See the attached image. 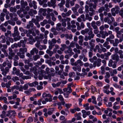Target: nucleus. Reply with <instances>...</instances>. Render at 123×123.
<instances>
[{"label":"nucleus","instance_id":"obj_23","mask_svg":"<svg viewBox=\"0 0 123 123\" xmlns=\"http://www.w3.org/2000/svg\"><path fill=\"white\" fill-rule=\"evenodd\" d=\"M77 66L79 65V66L80 67L84 65L83 62L80 59L76 61Z\"/></svg>","mask_w":123,"mask_h":123},{"label":"nucleus","instance_id":"obj_36","mask_svg":"<svg viewBox=\"0 0 123 123\" xmlns=\"http://www.w3.org/2000/svg\"><path fill=\"white\" fill-rule=\"evenodd\" d=\"M9 10L11 12H16L17 9H16V8H15V7H11L10 8Z\"/></svg>","mask_w":123,"mask_h":123},{"label":"nucleus","instance_id":"obj_45","mask_svg":"<svg viewBox=\"0 0 123 123\" xmlns=\"http://www.w3.org/2000/svg\"><path fill=\"white\" fill-rule=\"evenodd\" d=\"M22 54L20 52H17V55L20 57L21 58L23 59L25 57V55L23 54L21 55Z\"/></svg>","mask_w":123,"mask_h":123},{"label":"nucleus","instance_id":"obj_14","mask_svg":"<svg viewBox=\"0 0 123 123\" xmlns=\"http://www.w3.org/2000/svg\"><path fill=\"white\" fill-rule=\"evenodd\" d=\"M111 57L112 60H115L117 62H118L119 60V57L117 54L112 55L111 56Z\"/></svg>","mask_w":123,"mask_h":123},{"label":"nucleus","instance_id":"obj_40","mask_svg":"<svg viewBox=\"0 0 123 123\" xmlns=\"http://www.w3.org/2000/svg\"><path fill=\"white\" fill-rule=\"evenodd\" d=\"M105 10V8L104 6H102L98 10V12L99 13H102L103 11Z\"/></svg>","mask_w":123,"mask_h":123},{"label":"nucleus","instance_id":"obj_50","mask_svg":"<svg viewBox=\"0 0 123 123\" xmlns=\"http://www.w3.org/2000/svg\"><path fill=\"white\" fill-rule=\"evenodd\" d=\"M70 2L69 0H67L66 1L65 6L67 8H69L70 7L69 5Z\"/></svg>","mask_w":123,"mask_h":123},{"label":"nucleus","instance_id":"obj_33","mask_svg":"<svg viewBox=\"0 0 123 123\" xmlns=\"http://www.w3.org/2000/svg\"><path fill=\"white\" fill-rule=\"evenodd\" d=\"M71 27L72 28H75L76 27V25H75L76 24L75 21L74 20H72L71 21Z\"/></svg>","mask_w":123,"mask_h":123},{"label":"nucleus","instance_id":"obj_7","mask_svg":"<svg viewBox=\"0 0 123 123\" xmlns=\"http://www.w3.org/2000/svg\"><path fill=\"white\" fill-rule=\"evenodd\" d=\"M76 25L77 26V28L78 30L79 31L81 30L82 29H84L85 27V25L83 22H81L80 24L78 22H76Z\"/></svg>","mask_w":123,"mask_h":123},{"label":"nucleus","instance_id":"obj_29","mask_svg":"<svg viewBox=\"0 0 123 123\" xmlns=\"http://www.w3.org/2000/svg\"><path fill=\"white\" fill-rule=\"evenodd\" d=\"M67 48L68 49L66 51H65V53L66 54L67 53H71L72 55H73L74 53L72 52V49L68 47Z\"/></svg>","mask_w":123,"mask_h":123},{"label":"nucleus","instance_id":"obj_60","mask_svg":"<svg viewBox=\"0 0 123 123\" xmlns=\"http://www.w3.org/2000/svg\"><path fill=\"white\" fill-rule=\"evenodd\" d=\"M37 69L35 67H34L33 68H30V71L31 72H34V71H36Z\"/></svg>","mask_w":123,"mask_h":123},{"label":"nucleus","instance_id":"obj_43","mask_svg":"<svg viewBox=\"0 0 123 123\" xmlns=\"http://www.w3.org/2000/svg\"><path fill=\"white\" fill-rule=\"evenodd\" d=\"M1 38L2 39L1 40V43H5L6 41L5 36L3 35H2L1 36Z\"/></svg>","mask_w":123,"mask_h":123},{"label":"nucleus","instance_id":"obj_12","mask_svg":"<svg viewBox=\"0 0 123 123\" xmlns=\"http://www.w3.org/2000/svg\"><path fill=\"white\" fill-rule=\"evenodd\" d=\"M37 12L36 10H34L32 9H31L28 12V14L30 16H33L34 15L36 14L37 13Z\"/></svg>","mask_w":123,"mask_h":123},{"label":"nucleus","instance_id":"obj_6","mask_svg":"<svg viewBox=\"0 0 123 123\" xmlns=\"http://www.w3.org/2000/svg\"><path fill=\"white\" fill-rule=\"evenodd\" d=\"M6 116L9 117L10 118L12 119V117H14L15 116L16 113L14 110H10L7 112Z\"/></svg>","mask_w":123,"mask_h":123},{"label":"nucleus","instance_id":"obj_24","mask_svg":"<svg viewBox=\"0 0 123 123\" xmlns=\"http://www.w3.org/2000/svg\"><path fill=\"white\" fill-rule=\"evenodd\" d=\"M43 17L42 15L37 16H36V19L38 22L43 20Z\"/></svg>","mask_w":123,"mask_h":123},{"label":"nucleus","instance_id":"obj_26","mask_svg":"<svg viewBox=\"0 0 123 123\" xmlns=\"http://www.w3.org/2000/svg\"><path fill=\"white\" fill-rule=\"evenodd\" d=\"M43 38L44 37L43 35L41 33L40 34L39 37H35V39L37 40H38L40 39H41V40H42Z\"/></svg>","mask_w":123,"mask_h":123},{"label":"nucleus","instance_id":"obj_31","mask_svg":"<svg viewBox=\"0 0 123 123\" xmlns=\"http://www.w3.org/2000/svg\"><path fill=\"white\" fill-rule=\"evenodd\" d=\"M86 19L88 20L89 21H91L92 19V18L91 16L89 14H86Z\"/></svg>","mask_w":123,"mask_h":123},{"label":"nucleus","instance_id":"obj_2","mask_svg":"<svg viewBox=\"0 0 123 123\" xmlns=\"http://www.w3.org/2000/svg\"><path fill=\"white\" fill-rule=\"evenodd\" d=\"M6 59V60L3 63L2 65L4 67H5L7 65V67H6L5 68L2 67L1 68V71H2V74L5 76L9 72V69L12 67L11 62H10L7 58Z\"/></svg>","mask_w":123,"mask_h":123},{"label":"nucleus","instance_id":"obj_8","mask_svg":"<svg viewBox=\"0 0 123 123\" xmlns=\"http://www.w3.org/2000/svg\"><path fill=\"white\" fill-rule=\"evenodd\" d=\"M56 29L58 31H61L62 32L65 31L66 30L65 28L61 26V24L60 23H59L56 25Z\"/></svg>","mask_w":123,"mask_h":123},{"label":"nucleus","instance_id":"obj_20","mask_svg":"<svg viewBox=\"0 0 123 123\" xmlns=\"http://www.w3.org/2000/svg\"><path fill=\"white\" fill-rule=\"evenodd\" d=\"M80 7L79 5L78 4H76L75 6L74 7H73L72 8L71 10L73 11V12L77 11L78 8H79Z\"/></svg>","mask_w":123,"mask_h":123},{"label":"nucleus","instance_id":"obj_27","mask_svg":"<svg viewBox=\"0 0 123 123\" xmlns=\"http://www.w3.org/2000/svg\"><path fill=\"white\" fill-rule=\"evenodd\" d=\"M89 31V29L87 28L85 29L84 30H82L81 32V33L83 34L84 35L86 33H87Z\"/></svg>","mask_w":123,"mask_h":123},{"label":"nucleus","instance_id":"obj_1","mask_svg":"<svg viewBox=\"0 0 123 123\" xmlns=\"http://www.w3.org/2000/svg\"><path fill=\"white\" fill-rule=\"evenodd\" d=\"M92 0V1L94 2L93 4L91 2L92 1L91 0H90V1H86V4L88 5L89 7L90 12L89 13L91 16H92L95 14V10L96 9L97 6V3H98V0Z\"/></svg>","mask_w":123,"mask_h":123},{"label":"nucleus","instance_id":"obj_56","mask_svg":"<svg viewBox=\"0 0 123 123\" xmlns=\"http://www.w3.org/2000/svg\"><path fill=\"white\" fill-rule=\"evenodd\" d=\"M119 13V15L121 16L122 17H123V8L121 9Z\"/></svg>","mask_w":123,"mask_h":123},{"label":"nucleus","instance_id":"obj_47","mask_svg":"<svg viewBox=\"0 0 123 123\" xmlns=\"http://www.w3.org/2000/svg\"><path fill=\"white\" fill-rule=\"evenodd\" d=\"M76 48L78 49H80L82 50L83 48L81 46H79L78 44L77 43L75 44Z\"/></svg>","mask_w":123,"mask_h":123},{"label":"nucleus","instance_id":"obj_46","mask_svg":"<svg viewBox=\"0 0 123 123\" xmlns=\"http://www.w3.org/2000/svg\"><path fill=\"white\" fill-rule=\"evenodd\" d=\"M73 51L77 54H80V51L79 49H78L76 48H74Z\"/></svg>","mask_w":123,"mask_h":123},{"label":"nucleus","instance_id":"obj_57","mask_svg":"<svg viewBox=\"0 0 123 123\" xmlns=\"http://www.w3.org/2000/svg\"><path fill=\"white\" fill-rule=\"evenodd\" d=\"M106 75L105 76V79H108L110 77V74L109 72H106Z\"/></svg>","mask_w":123,"mask_h":123},{"label":"nucleus","instance_id":"obj_58","mask_svg":"<svg viewBox=\"0 0 123 123\" xmlns=\"http://www.w3.org/2000/svg\"><path fill=\"white\" fill-rule=\"evenodd\" d=\"M72 92V90L71 86H68V87L67 92H66L69 94Z\"/></svg>","mask_w":123,"mask_h":123},{"label":"nucleus","instance_id":"obj_54","mask_svg":"<svg viewBox=\"0 0 123 123\" xmlns=\"http://www.w3.org/2000/svg\"><path fill=\"white\" fill-rule=\"evenodd\" d=\"M100 49V47L98 45H96L95 47V48H94L93 49V51L94 52H96L97 51V50H98Z\"/></svg>","mask_w":123,"mask_h":123},{"label":"nucleus","instance_id":"obj_35","mask_svg":"<svg viewBox=\"0 0 123 123\" xmlns=\"http://www.w3.org/2000/svg\"><path fill=\"white\" fill-rule=\"evenodd\" d=\"M48 21L46 19H45L44 20L43 22H41L40 24L42 26H44L45 25L48 23Z\"/></svg>","mask_w":123,"mask_h":123},{"label":"nucleus","instance_id":"obj_32","mask_svg":"<svg viewBox=\"0 0 123 123\" xmlns=\"http://www.w3.org/2000/svg\"><path fill=\"white\" fill-rule=\"evenodd\" d=\"M54 110V108H51L48 109V114L49 115H51L53 113V112Z\"/></svg>","mask_w":123,"mask_h":123},{"label":"nucleus","instance_id":"obj_4","mask_svg":"<svg viewBox=\"0 0 123 123\" xmlns=\"http://www.w3.org/2000/svg\"><path fill=\"white\" fill-rule=\"evenodd\" d=\"M88 34L89 35L88 36H85L84 40L86 41H87L88 40H90L91 38H93L94 36V35L93 33V32L92 30L88 32Z\"/></svg>","mask_w":123,"mask_h":123},{"label":"nucleus","instance_id":"obj_9","mask_svg":"<svg viewBox=\"0 0 123 123\" xmlns=\"http://www.w3.org/2000/svg\"><path fill=\"white\" fill-rule=\"evenodd\" d=\"M12 48H9L8 49L9 51L10 52L9 53L8 59L10 60H12L13 59V58L15 55V53L12 52L13 50Z\"/></svg>","mask_w":123,"mask_h":123},{"label":"nucleus","instance_id":"obj_17","mask_svg":"<svg viewBox=\"0 0 123 123\" xmlns=\"http://www.w3.org/2000/svg\"><path fill=\"white\" fill-rule=\"evenodd\" d=\"M28 84L30 86L33 87L35 86L36 85H38V83L37 81H35L34 82L31 83H28Z\"/></svg>","mask_w":123,"mask_h":123},{"label":"nucleus","instance_id":"obj_3","mask_svg":"<svg viewBox=\"0 0 123 123\" xmlns=\"http://www.w3.org/2000/svg\"><path fill=\"white\" fill-rule=\"evenodd\" d=\"M20 33L18 31H14V33L12 34V37H14L13 39L15 41H16L21 39V36L19 35Z\"/></svg>","mask_w":123,"mask_h":123},{"label":"nucleus","instance_id":"obj_34","mask_svg":"<svg viewBox=\"0 0 123 123\" xmlns=\"http://www.w3.org/2000/svg\"><path fill=\"white\" fill-rule=\"evenodd\" d=\"M119 43V40L117 38L115 39L114 44H113V46H118V44Z\"/></svg>","mask_w":123,"mask_h":123},{"label":"nucleus","instance_id":"obj_16","mask_svg":"<svg viewBox=\"0 0 123 123\" xmlns=\"http://www.w3.org/2000/svg\"><path fill=\"white\" fill-rule=\"evenodd\" d=\"M27 51V49L26 48H20L18 52H20L22 54H25V52H26Z\"/></svg>","mask_w":123,"mask_h":123},{"label":"nucleus","instance_id":"obj_53","mask_svg":"<svg viewBox=\"0 0 123 123\" xmlns=\"http://www.w3.org/2000/svg\"><path fill=\"white\" fill-rule=\"evenodd\" d=\"M40 58V56L38 55H36L33 56V59L35 61H36L37 59Z\"/></svg>","mask_w":123,"mask_h":123},{"label":"nucleus","instance_id":"obj_39","mask_svg":"<svg viewBox=\"0 0 123 123\" xmlns=\"http://www.w3.org/2000/svg\"><path fill=\"white\" fill-rule=\"evenodd\" d=\"M46 53L48 54L50 56H51L53 54V52L49 50H47L46 51Z\"/></svg>","mask_w":123,"mask_h":123},{"label":"nucleus","instance_id":"obj_19","mask_svg":"<svg viewBox=\"0 0 123 123\" xmlns=\"http://www.w3.org/2000/svg\"><path fill=\"white\" fill-rule=\"evenodd\" d=\"M80 110V108L78 107L75 108L74 109H71L70 111L72 113H74L76 111H79Z\"/></svg>","mask_w":123,"mask_h":123},{"label":"nucleus","instance_id":"obj_49","mask_svg":"<svg viewBox=\"0 0 123 123\" xmlns=\"http://www.w3.org/2000/svg\"><path fill=\"white\" fill-rule=\"evenodd\" d=\"M33 121V119L32 117H30L28 118V120L27 121V123L32 122Z\"/></svg>","mask_w":123,"mask_h":123},{"label":"nucleus","instance_id":"obj_22","mask_svg":"<svg viewBox=\"0 0 123 123\" xmlns=\"http://www.w3.org/2000/svg\"><path fill=\"white\" fill-rule=\"evenodd\" d=\"M81 113H76L74 114L75 117H76V119L77 120H80L81 119V117H80Z\"/></svg>","mask_w":123,"mask_h":123},{"label":"nucleus","instance_id":"obj_48","mask_svg":"<svg viewBox=\"0 0 123 123\" xmlns=\"http://www.w3.org/2000/svg\"><path fill=\"white\" fill-rule=\"evenodd\" d=\"M12 79L14 82H15L16 81L19 80L17 76L13 77Z\"/></svg>","mask_w":123,"mask_h":123},{"label":"nucleus","instance_id":"obj_62","mask_svg":"<svg viewBox=\"0 0 123 123\" xmlns=\"http://www.w3.org/2000/svg\"><path fill=\"white\" fill-rule=\"evenodd\" d=\"M114 63V62L111 59H110L109 61L108 65L110 67H111L112 65Z\"/></svg>","mask_w":123,"mask_h":123},{"label":"nucleus","instance_id":"obj_44","mask_svg":"<svg viewBox=\"0 0 123 123\" xmlns=\"http://www.w3.org/2000/svg\"><path fill=\"white\" fill-rule=\"evenodd\" d=\"M89 6H88L87 5H86L85 6V12L86 13H89L90 12H89V11H90L89 10Z\"/></svg>","mask_w":123,"mask_h":123},{"label":"nucleus","instance_id":"obj_38","mask_svg":"<svg viewBox=\"0 0 123 123\" xmlns=\"http://www.w3.org/2000/svg\"><path fill=\"white\" fill-rule=\"evenodd\" d=\"M101 60L100 59L98 58L97 59V61L96 62L98 67H99L101 65Z\"/></svg>","mask_w":123,"mask_h":123},{"label":"nucleus","instance_id":"obj_13","mask_svg":"<svg viewBox=\"0 0 123 123\" xmlns=\"http://www.w3.org/2000/svg\"><path fill=\"white\" fill-rule=\"evenodd\" d=\"M26 43V42L23 40H21L18 43V47H20L22 46V47L24 48L25 47Z\"/></svg>","mask_w":123,"mask_h":123},{"label":"nucleus","instance_id":"obj_15","mask_svg":"<svg viewBox=\"0 0 123 123\" xmlns=\"http://www.w3.org/2000/svg\"><path fill=\"white\" fill-rule=\"evenodd\" d=\"M103 20L104 22H107V23L110 25L111 24V21L109 18L108 17H105V18H103Z\"/></svg>","mask_w":123,"mask_h":123},{"label":"nucleus","instance_id":"obj_41","mask_svg":"<svg viewBox=\"0 0 123 123\" xmlns=\"http://www.w3.org/2000/svg\"><path fill=\"white\" fill-rule=\"evenodd\" d=\"M0 30L4 32H5L6 31V29L3 26L1 25H0Z\"/></svg>","mask_w":123,"mask_h":123},{"label":"nucleus","instance_id":"obj_52","mask_svg":"<svg viewBox=\"0 0 123 123\" xmlns=\"http://www.w3.org/2000/svg\"><path fill=\"white\" fill-rule=\"evenodd\" d=\"M47 10L46 8H41L39 9V12L40 13H42L46 12Z\"/></svg>","mask_w":123,"mask_h":123},{"label":"nucleus","instance_id":"obj_37","mask_svg":"<svg viewBox=\"0 0 123 123\" xmlns=\"http://www.w3.org/2000/svg\"><path fill=\"white\" fill-rule=\"evenodd\" d=\"M44 78L45 79H48L49 81H50L51 80V76L50 74H48L47 76H45Z\"/></svg>","mask_w":123,"mask_h":123},{"label":"nucleus","instance_id":"obj_55","mask_svg":"<svg viewBox=\"0 0 123 123\" xmlns=\"http://www.w3.org/2000/svg\"><path fill=\"white\" fill-rule=\"evenodd\" d=\"M18 46V43L17 44L16 43H15L14 44L12 45L11 47L12 49H14V48H17Z\"/></svg>","mask_w":123,"mask_h":123},{"label":"nucleus","instance_id":"obj_42","mask_svg":"<svg viewBox=\"0 0 123 123\" xmlns=\"http://www.w3.org/2000/svg\"><path fill=\"white\" fill-rule=\"evenodd\" d=\"M19 89V86L17 85H14L11 88V90L12 92H13L14 89L17 90H18Z\"/></svg>","mask_w":123,"mask_h":123},{"label":"nucleus","instance_id":"obj_18","mask_svg":"<svg viewBox=\"0 0 123 123\" xmlns=\"http://www.w3.org/2000/svg\"><path fill=\"white\" fill-rule=\"evenodd\" d=\"M36 54H37L38 52V50L36 48H33L32 50L30 51V53L32 55H34V53Z\"/></svg>","mask_w":123,"mask_h":123},{"label":"nucleus","instance_id":"obj_28","mask_svg":"<svg viewBox=\"0 0 123 123\" xmlns=\"http://www.w3.org/2000/svg\"><path fill=\"white\" fill-rule=\"evenodd\" d=\"M29 43L31 44H32L34 42V39L33 38V37L32 35H30L29 37Z\"/></svg>","mask_w":123,"mask_h":123},{"label":"nucleus","instance_id":"obj_51","mask_svg":"<svg viewBox=\"0 0 123 123\" xmlns=\"http://www.w3.org/2000/svg\"><path fill=\"white\" fill-rule=\"evenodd\" d=\"M11 80H9L8 82L6 84V87L8 88L10 87V86L11 85Z\"/></svg>","mask_w":123,"mask_h":123},{"label":"nucleus","instance_id":"obj_63","mask_svg":"<svg viewBox=\"0 0 123 123\" xmlns=\"http://www.w3.org/2000/svg\"><path fill=\"white\" fill-rule=\"evenodd\" d=\"M19 69H17L15 72H12V74H16L18 76L19 73Z\"/></svg>","mask_w":123,"mask_h":123},{"label":"nucleus","instance_id":"obj_10","mask_svg":"<svg viewBox=\"0 0 123 123\" xmlns=\"http://www.w3.org/2000/svg\"><path fill=\"white\" fill-rule=\"evenodd\" d=\"M56 0H51L50 1L48 2V6L50 7L52 6L54 8L56 5Z\"/></svg>","mask_w":123,"mask_h":123},{"label":"nucleus","instance_id":"obj_25","mask_svg":"<svg viewBox=\"0 0 123 123\" xmlns=\"http://www.w3.org/2000/svg\"><path fill=\"white\" fill-rule=\"evenodd\" d=\"M5 15V13H1L0 15V20L1 21L3 22L4 20V17Z\"/></svg>","mask_w":123,"mask_h":123},{"label":"nucleus","instance_id":"obj_11","mask_svg":"<svg viewBox=\"0 0 123 123\" xmlns=\"http://www.w3.org/2000/svg\"><path fill=\"white\" fill-rule=\"evenodd\" d=\"M120 8L118 6H115V7L112 8L111 9V12H114L116 13V14H117L119 12Z\"/></svg>","mask_w":123,"mask_h":123},{"label":"nucleus","instance_id":"obj_30","mask_svg":"<svg viewBox=\"0 0 123 123\" xmlns=\"http://www.w3.org/2000/svg\"><path fill=\"white\" fill-rule=\"evenodd\" d=\"M33 26V24L31 21L29 22V24H28L26 26V28L28 29H30L31 27L32 28Z\"/></svg>","mask_w":123,"mask_h":123},{"label":"nucleus","instance_id":"obj_64","mask_svg":"<svg viewBox=\"0 0 123 123\" xmlns=\"http://www.w3.org/2000/svg\"><path fill=\"white\" fill-rule=\"evenodd\" d=\"M75 75V73L74 72L70 73L69 74V76L70 77H71L74 76Z\"/></svg>","mask_w":123,"mask_h":123},{"label":"nucleus","instance_id":"obj_5","mask_svg":"<svg viewBox=\"0 0 123 123\" xmlns=\"http://www.w3.org/2000/svg\"><path fill=\"white\" fill-rule=\"evenodd\" d=\"M27 1L30 7L31 8L33 7V8L35 9L37 8V6L36 5L37 3L35 0L33 1L32 2L31 0H27Z\"/></svg>","mask_w":123,"mask_h":123},{"label":"nucleus","instance_id":"obj_21","mask_svg":"<svg viewBox=\"0 0 123 123\" xmlns=\"http://www.w3.org/2000/svg\"><path fill=\"white\" fill-rule=\"evenodd\" d=\"M9 35L10 36H11V32L10 31L8 30L5 33V35L6 37L8 38L9 37Z\"/></svg>","mask_w":123,"mask_h":123},{"label":"nucleus","instance_id":"obj_61","mask_svg":"<svg viewBox=\"0 0 123 123\" xmlns=\"http://www.w3.org/2000/svg\"><path fill=\"white\" fill-rule=\"evenodd\" d=\"M3 13H5V14H9V12L7 11L6 8H4L3 9L2 11Z\"/></svg>","mask_w":123,"mask_h":123},{"label":"nucleus","instance_id":"obj_59","mask_svg":"<svg viewBox=\"0 0 123 123\" xmlns=\"http://www.w3.org/2000/svg\"><path fill=\"white\" fill-rule=\"evenodd\" d=\"M51 61L50 60H45V62L46 63H48L49 66H51Z\"/></svg>","mask_w":123,"mask_h":123}]
</instances>
